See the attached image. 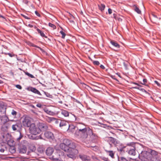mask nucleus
I'll list each match as a JSON object with an SVG mask.
<instances>
[{"mask_svg": "<svg viewBox=\"0 0 161 161\" xmlns=\"http://www.w3.org/2000/svg\"><path fill=\"white\" fill-rule=\"evenodd\" d=\"M98 7L99 9L102 11L104 10L105 7V5L104 4H101L100 5H98Z\"/></svg>", "mask_w": 161, "mask_h": 161, "instance_id": "nucleus-24", "label": "nucleus"}, {"mask_svg": "<svg viewBox=\"0 0 161 161\" xmlns=\"http://www.w3.org/2000/svg\"><path fill=\"white\" fill-rule=\"evenodd\" d=\"M16 87L19 89H22V87L21 86L19 85H16L15 86Z\"/></svg>", "mask_w": 161, "mask_h": 161, "instance_id": "nucleus-41", "label": "nucleus"}, {"mask_svg": "<svg viewBox=\"0 0 161 161\" xmlns=\"http://www.w3.org/2000/svg\"><path fill=\"white\" fill-rule=\"evenodd\" d=\"M10 120L11 121H14L13 120Z\"/></svg>", "mask_w": 161, "mask_h": 161, "instance_id": "nucleus-63", "label": "nucleus"}, {"mask_svg": "<svg viewBox=\"0 0 161 161\" xmlns=\"http://www.w3.org/2000/svg\"><path fill=\"white\" fill-rule=\"evenodd\" d=\"M75 134L79 137L84 139L86 138L88 135H93L92 130L89 127H87L86 129H80V130H76Z\"/></svg>", "mask_w": 161, "mask_h": 161, "instance_id": "nucleus-3", "label": "nucleus"}, {"mask_svg": "<svg viewBox=\"0 0 161 161\" xmlns=\"http://www.w3.org/2000/svg\"><path fill=\"white\" fill-rule=\"evenodd\" d=\"M143 83H141L143 85H145V83L147 82V80L146 79H144L143 80Z\"/></svg>", "mask_w": 161, "mask_h": 161, "instance_id": "nucleus-40", "label": "nucleus"}, {"mask_svg": "<svg viewBox=\"0 0 161 161\" xmlns=\"http://www.w3.org/2000/svg\"><path fill=\"white\" fill-rule=\"evenodd\" d=\"M22 125L20 121H18L15 124L12 125V129L13 130H19L22 128Z\"/></svg>", "mask_w": 161, "mask_h": 161, "instance_id": "nucleus-7", "label": "nucleus"}, {"mask_svg": "<svg viewBox=\"0 0 161 161\" xmlns=\"http://www.w3.org/2000/svg\"><path fill=\"white\" fill-rule=\"evenodd\" d=\"M9 120L8 117L6 115H0V124H4Z\"/></svg>", "mask_w": 161, "mask_h": 161, "instance_id": "nucleus-11", "label": "nucleus"}, {"mask_svg": "<svg viewBox=\"0 0 161 161\" xmlns=\"http://www.w3.org/2000/svg\"><path fill=\"white\" fill-rule=\"evenodd\" d=\"M25 74L31 78H34V76L33 75L30 74L28 72L25 73Z\"/></svg>", "mask_w": 161, "mask_h": 161, "instance_id": "nucleus-36", "label": "nucleus"}, {"mask_svg": "<svg viewBox=\"0 0 161 161\" xmlns=\"http://www.w3.org/2000/svg\"><path fill=\"white\" fill-rule=\"evenodd\" d=\"M8 55L11 57H12L13 56V55L12 54L10 53H8Z\"/></svg>", "mask_w": 161, "mask_h": 161, "instance_id": "nucleus-52", "label": "nucleus"}, {"mask_svg": "<svg viewBox=\"0 0 161 161\" xmlns=\"http://www.w3.org/2000/svg\"><path fill=\"white\" fill-rule=\"evenodd\" d=\"M136 147L134 146L130 147L128 149V153L130 155L135 156L136 154Z\"/></svg>", "mask_w": 161, "mask_h": 161, "instance_id": "nucleus-9", "label": "nucleus"}, {"mask_svg": "<svg viewBox=\"0 0 161 161\" xmlns=\"http://www.w3.org/2000/svg\"><path fill=\"white\" fill-rule=\"evenodd\" d=\"M31 119L28 117H25L22 121L23 126L25 127H29L31 126Z\"/></svg>", "mask_w": 161, "mask_h": 161, "instance_id": "nucleus-6", "label": "nucleus"}, {"mask_svg": "<svg viewBox=\"0 0 161 161\" xmlns=\"http://www.w3.org/2000/svg\"><path fill=\"white\" fill-rule=\"evenodd\" d=\"M154 82L158 86H160V84L158 83V81L155 80V81H154Z\"/></svg>", "mask_w": 161, "mask_h": 161, "instance_id": "nucleus-45", "label": "nucleus"}, {"mask_svg": "<svg viewBox=\"0 0 161 161\" xmlns=\"http://www.w3.org/2000/svg\"><path fill=\"white\" fill-rule=\"evenodd\" d=\"M68 123L64 120H61L60 123L59 125L60 127L63 126H64L68 125Z\"/></svg>", "mask_w": 161, "mask_h": 161, "instance_id": "nucleus-20", "label": "nucleus"}, {"mask_svg": "<svg viewBox=\"0 0 161 161\" xmlns=\"http://www.w3.org/2000/svg\"><path fill=\"white\" fill-rule=\"evenodd\" d=\"M17 114V113L16 111L14 110H13L11 112V115L13 116V118L14 119L16 118L17 117L16 116Z\"/></svg>", "mask_w": 161, "mask_h": 161, "instance_id": "nucleus-25", "label": "nucleus"}, {"mask_svg": "<svg viewBox=\"0 0 161 161\" xmlns=\"http://www.w3.org/2000/svg\"><path fill=\"white\" fill-rule=\"evenodd\" d=\"M59 147L61 149L67 152L68 157L72 159L75 158L76 155L78 153L75 143L68 139H64L63 143L60 144Z\"/></svg>", "mask_w": 161, "mask_h": 161, "instance_id": "nucleus-1", "label": "nucleus"}, {"mask_svg": "<svg viewBox=\"0 0 161 161\" xmlns=\"http://www.w3.org/2000/svg\"><path fill=\"white\" fill-rule=\"evenodd\" d=\"M47 121L49 122H51L52 121H55L56 123H58V120L55 118L54 117H48L47 119Z\"/></svg>", "mask_w": 161, "mask_h": 161, "instance_id": "nucleus-17", "label": "nucleus"}, {"mask_svg": "<svg viewBox=\"0 0 161 161\" xmlns=\"http://www.w3.org/2000/svg\"><path fill=\"white\" fill-rule=\"evenodd\" d=\"M93 64L95 65H98L100 64L99 62L97 61H93Z\"/></svg>", "mask_w": 161, "mask_h": 161, "instance_id": "nucleus-37", "label": "nucleus"}, {"mask_svg": "<svg viewBox=\"0 0 161 161\" xmlns=\"http://www.w3.org/2000/svg\"><path fill=\"white\" fill-rule=\"evenodd\" d=\"M109 155L111 157L113 158L114 157V153L112 151H109Z\"/></svg>", "mask_w": 161, "mask_h": 161, "instance_id": "nucleus-38", "label": "nucleus"}, {"mask_svg": "<svg viewBox=\"0 0 161 161\" xmlns=\"http://www.w3.org/2000/svg\"><path fill=\"white\" fill-rule=\"evenodd\" d=\"M27 148L25 145L20 144L18 147V151L20 154H24L27 152Z\"/></svg>", "mask_w": 161, "mask_h": 161, "instance_id": "nucleus-8", "label": "nucleus"}, {"mask_svg": "<svg viewBox=\"0 0 161 161\" xmlns=\"http://www.w3.org/2000/svg\"><path fill=\"white\" fill-rule=\"evenodd\" d=\"M54 149L53 147H49L47 148L46 151V153L47 155L50 156L53 153Z\"/></svg>", "mask_w": 161, "mask_h": 161, "instance_id": "nucleus-14", "label": "nucleus"}, {"mask_svg": "<svg viewBox=\"0 0 161 161\" xmlns=\"http://www.w3.org/2000/svg\"><path fill=\"white\" fill-rule=\"evenodd\" d=\"M7 149L5 146L0 147V154H2L4 152L7 151Z\"/></svg>", "mask_w": 161, "mask_h": 161, "instance_id": "nucleus-18", "label": "nucleus"}, {"mask_svg": "<svg viewBox=\"0 0 161 161\" xmlns=\"http://www.w3.org/2000/svg\"><path fill=\"white\" fill-rule=\"evenodd\" d=\"M121 161H129V160H127L124 157H120Z\"/></svg>", "mask_w": 161, "mask_h": 161, "instance_id": "nucleus-39", "label": "nucleus"}, {"mask_svg": "<svg viewBox=\"0 0 161 161\" xmlns=\"http://www.w3.org/2000/svg\"><path fill=\"white\" fill-rule=\"evenodd\" d=\"M100 67L102 69H105V67L103 65H100Z\"/></svg>", "mask_w": 161, "mask_h": 161, "instance_id": "nucleus-51", "label": "nucleus"}, {"mask_svg": "<svg viewBox=\"0 0 161 161\" xmlns=\"http://www.w3.org/2000/svg\"><path fill=\"white\" fill-rule=\"evenodd\" d=\"M134 88L141 91L143 92H145L146 93H147V92L144 89L141 87L136 86L134 87Z\"/></svg>", "mask_w": 161, "mask_h": 161, "instance_id": "nucleus-26", "label": "nucleus"}, {"mask_svg": "<svg viewBox=\"0 0 161 161\" xmlns=\"http://www.w3.org/2000/svg\"><path fill=\"white\" fill-rule=\"evenodd\" d=\"M73 115V116H74L75 118V120H77V118L76 117V116L74 114Z\"/></svg>", "mask_w": 161, "mask_h": 161, "instance_id": "nucleus-58", "label": "nucleus"}, {"mask_svg": "<svg viewBox=\"0 0 161 161\" xmlns=\"http://www.w3.org/2000/svg\"><path fill=\"white\" fill-rule=\"evenodd\" d=\"M76 127L77 128V130H80V129H86L87 127H86V125L83 123H79L77 124Z\"/></svg>", "mask_w": 161, "mask_h": 161, "instance_id": "nucleus-12", "label": "nucleus"}, {"mask_svg": "<svg viewBox=\"0 0 161 161\" xmlns=\"http://www.w3.org/2000/svg\"><path fill=\"white\" fill-rule=\"evenodd\" d=\"M103 160L105 161H109V160L107 158H104Z\"/></svg>", "mask_w": 161, "mask_h": 161, "instance_id": "nucleus-53", "label": "nucleus"}, {"mask_svg": "<svg viewBox=\"0 0 161 161\" xmlns=\"http://www.w3.org/2000/svg\"><path fill=\"white\" fill-rule=\"evenodd\" d=\"M134 10L138 14H140L141 13V11L136 6H135Z\"/></svg>", "mask_w": 161, "mask_h": 161, "instance_id": "nucleus-29", "label": "nucleus"}, {"mask_svg": "<svg viewBox=\"0 0 161 161\" xmlns=\"http://www.w3.org/2000/svg\"><path fill=\"white\" fill-rule=\"evenodd\" d=\"M6 108L3 107L2 108V110L0 111L3 114H5L6 113Z\"/></svg>", "mask_w": 161, "mask_h": 161, "instance_id": "nucleus-33", "label": "nucleus"}, {"mask_svg": "<svg viewBox=\"0 0 161 161\" xmlns=\"http://www.w3.org/2000/svg\"><path fill=\"white\" fill-rule=\"evenodd\" d=\"M69 20L70 22V23H71L72 24H74V21L73 20V19H69Z\"/></svg>", "mask_w": 161, "mask_h": 161, "instance_id": "nucleus-47", "label": "nucleus"}, {"mask_svg": "<svg viewBox=\"0 0 161 161\" xmlns=\"http://www.w3.org/2000/svg\"><path fill=\"white\" fill-rule=\"evenodd\" d=\"M61 34L62 35V38H64L66 34L63 31H61L60 32Z\"/></svg>", "mask_w": 161, "mask_h": 161, "instance_id": "nucleus-35", "label": "nucleus"}, {"mask_svg": "<svg viewBox=\"0 0 161 161\" xmlns=\"http://www.w3.org/2000/svg\"><path fill=\"white\" fill-rule=\"evenodd\" d=\"M19 134H20V135H19V137H18L16 139V140H17V141L18 142H19L20 140L22 138L23 136L21 134V133L20 132L19 133Z\"/></svg>", "mask_w": 161, "mask_h": 161, "instance_id": "nucleus-34", "label": "nucleus"}, {"mask_svg": "<svg viewBox=\"0 0 161 161\" xmlns=\"http://www.w3.org/2000/svg\"><path fill=\"white\" fill-rule=\"evenodd\" d=\"M2 81L1 80H0V83H2Z\"/></svg>", "mask_w": 161, "mask_h": 161, "instance_id": "nucleus-61", "label": "nucleus"}, {"mask_svg": "<svg viewBox=\"0 0 161 161\" xmlns=\"http://www.w3.org/2000/svg\"><path fill=\"white\" fill-rule=\"evenodd\" d=\"M133 83V84H135V85H137V86H139V84H138V83H136V82H134V83Z\"/></svg>", "mask_w": 161, "mask_h": 161, "instance_id": "nucleus-56", "label": "nucleus"}, {"mask_svg": "<svg viewBox=\"0 0 161 161\" xmlns=\"http://www.w3.org/2000/svg\"><path fill=\"white\" fill-rule=\"evenodd\" d=\"M30 90L31 91L35 93L38 94L40 95H42L41 94L40 92L35 88L31 87Z\"/></svg>", "mask_w": 161, "mask_h": 161, "instance_id": "nucleus-19", "label": "nucleus"}, {"mask_svg": "<svg viewBox=\"0 0 161 161\" xmlns=\"http://www.w3.org/2000/svg\"><path fill=\"white\" fill-rule=\"evenodd\" d=\"M70 19H73L74 18V17L71 14L70 15Z\"/></svg>", "mask_w": 161, "mask_h": 161, "instance_id": "nucleus-50", "label": "nucleus"}, {"mask_svg": "<svg viewBox=\"0 0 161 161\" xmlns=\"http://www.w3.org/2000/svg\"><path fill=\"white\" fill-rule=\"evenodd\" d=\"M29 131L31 134L34 135L39 134L41 131L40 128L34 123L31 124V125L29 128Z\"/></svg>", "mask_w": 161, "mask_h": 161, "instance_id": "nucleus-5", "label": "nucleus"}, {"mask_svg": "<svg viewBox=\"0 0 161 161\" xmlns=\"http://www.w3.org/2000/svg\"><path fill=\"white\" fill-rule=\"evenodd\" d=\"M35 13L36 14L37 16H40V14H39V13L37 11H35Z\"/></svg>", "mask_w": 161, "mask_h": 161, "instance_id": "nucleus-48", "label": "nucleus"}, {"mask_svg": "<svg viewBox=\"0 0 161 161\" xmlns=\"http://www.w3.org/2000/svg\"><path fill=\"white\" fill-rule=\"evenodd\" d=\"M129 161H138L136 159H132L131 158H130L129 159Z\"/></svg>", "mask_w": 161, "mask_h": 161, "instance_id": "nucleus-44", "label": "nucleus"}, {"mask_svg": "<svg viewBox=\"0 0 161 161\" xmlns=\"http://www.w3.org/2000/svg\"><path fill=\"white\" fill-rule=\"evenodd\" d=\"M21 161H28L27 159H23L21 160Z\"/></svg>", "mask_w": 161, "mask_h": 161, "instance_id": "nucleus-54", "label": "nucleus"}, {"mask_svg": "<svg viewBox=\"0 0 161 161\" xmlns=\"http://www.w3.org/2000/svg\"><path fill=\"white\" fill-rule=\"evenodd\" d=\"M37 153H38L39 154L40 153H41L43 152V150L40 148H38L37 150Z\"/></svg>", "mask_w": 161, "mask_h": 161, "instance_id": "nucleus-31", "label": "nucleus"}, {"mask_svg": "<svg viewBox=\"0 0 161 161\" xmlns=\"http://www.w3.org/2000/svg\"><path fill=\"white\" fill-rule=\"evenodd\" d=\"M130 143H128V144H127V145H128V146H130Z\"/></svg>", "mask_w": 161, "mask_h": 161, "instance_id": "nucleus-59", "label": "nucleus"}, {"mask_svg": "<svg viewBox=\"0 0 161 161\" xmlns=\"http://www.w3.org/2000/svg\"><path fill=\"white\" fill-rule=\"evenodd\" d=\"M9 151L12 153H14L16 151L14 147H11L9 149Z\"/></svg>", "mask_w": 161, "mask_h": 161, "instance_id": "nucleus-28", "label": "nucleus"}, {"mask_svg": "<svg viewBox=\"0 0 161 161\" xmlns=\"http://www.w3.org/2000/svg\"><path fill=\"white\" fill-rule=\"evenodd\" d=\"M36 106L38 108H41L42 107V105L40 103H38L36 104Z\"/></svg>", "mask_w": 161, "mask_h": 161, "instance_id": "nucleus-43", "label": "nucleus"}, {"mask_svg": "<svg viewBox=\"0 0 161 161\" xmlns=\"http://www.w3.org/2000/svg\"><path fill=\"white\" fill-rule=\"evenodd\" d=\"M114 18H115V15L114 14Z\"/></svg>", "mask_w": 161, "mask_h": 161, "instance_id": "nucleus-62", "label": "nucleus"}, {"mask_svg": "<svg viewBox=\"0 0 161 161\" xmlns=\"http://www.w3.org/2000/svg\"><path fill=\"white\" fill-rule=\"evenodd\" d=\"M113 140H114L115 139L114 138H112Z\"/></svg>", "mask_w": 161, "mask_h": 161, "instance_id": "nucleus-64", "label": "nucleus"}, {"mask_svg": "<svg viewBox=\"0 0 161 161\" xmlns=\"http://www.w3.org/2000/svg\"><path fill=\"white\" fill-rule=\"evenodd\" d=\"M42 139L43 138H42V135H40V136H39L38 137H37V139Z\"/></svg>", "mask_w": 161, "mask_h": 161, "instance_id": "nucleus-49", "label": "nucleus"}, {"mask_svg": "<svg viewBox=\"0 0 161 161\" xmlns=\"http://www.w3.org/2000/svg\"><path fill=\"white\" fill-rule=\"evenodd\" d=\"M61 114L65 117H68L69 116V112L65 110H62L61 112Z\"/></svg>", "mask_w": 161, "mask_h": 161, "instance_id": "nucleus-21", "label": "nucleus"}, {"mask_svg": "<svg viewBox=\"0 0 161 161\" xmlns=\"http://www.w3.org/2000/svg\"><path fill=\"white\" fill-rule=\"evenodd\" d=\"M108 13L109 14H111L112 13V10L111 8H108Z\"/></svg>", "mask_w": 161, "mask_h": 161, "instance_id": "nucleus-42", "label": "nucleus"}, {"mask_svg": "<svg viewBox=\"0 0 161 161\" xmlns=\"http://www.w3.org/2000/svg\"><path fill=\"white\" fill-rule=\"evenodd\" d=\"M139 157L142 161H161L158 153L155 150H150L149 152L142 151Z\"/></svg>", "mask_w": 161, "mask_h": 161, "instance_id": "nucleus-2", "label": "nucleus"}, {"mask_svg": "<svg viewBox=\"0 0 161 161\" xmlns=\"http://www.w3.org/2000/svg\"><path fill=\"white\" fill-rule=\"evenodd\" d=\"M79 157L83 161H89L91 159L89 156L84 155H80Z\"/></svg>", "mask_w": 161, "mask_h": 161, "instance_id": "nucleus-13", "label": "nucleus"}, {"mask_svg": "<svg viewBox=\"0 0 161 161\" xmlns=\"http://www.w3.org/2000/svg\"><path fill=\"white\" fill-rule=\"evenodd\" d=\"M28 26L30 27H33V25L31 24H29Z\"/></svg>", "mask_w": 161, "mask_h": 161, "instance_id": "nucleus-57", "label": "nucleus"}, {"mask_svg": "<svg viewBox=\"0 0 161 161\" xmlns=\"http://www.w3.org/2000/svg\"><path fill=\"white\" fill-rule=\"evenodd\" d=\"M68 130L69 131L73 132L74 131L75 127L74 125H72L68 124Z\"/></svg>", "mask_w": 161, "mask_h": 161, "instance_id": "nucleus-16", "label": "nucleus"}, {"mask_svg": "<svg viewBox=\"0 0 161 161\" xmlns=\"http://www.w3.org/2000/svg\"><path fill=\"white\" fill-rule=\"evenodd\" d=\"M32 46H33V47H37V48H39L41 51H42L43 50L41 48H40V47H37V46H36L35 45H34L33 44V45H32Z\"/></svg>", "mask_w": 161, "mask_h": 161, "instance_id": "nucleus-46", "label": "nucleus"}, {"mask_svg": "<svg viewBox=\"0 0 161 161\" xmlns=\"http://www.w3.org/2000/svg\"><path fill=\"white\" fill-rule=\"evenodd\" d=\"M43 110L46 113L51 115H53L55 114L54 112L50 110L47 108H44Z\"/></svg>", "mask_w": 161, "mask_h": 161, "instance_id": "nucleus-15", "label": "nucleus"}, {"mask_svg": "<svg viewBox=\"0 0 161 161\" xmlns=\"http://www.w3.org/2000/svg\"><path fill=\"white\" fill-rule=\"evenodd\" d=\"M43 92L44 94H45L47 97L49 98L52 97V96L51 95H50V93L45 92Z\"/></svg>", "mask_w": 161, "mask_h": 161, "instance_id": "nucleus-30", "label": "nucleus"}, {"mask_svg": "<svg viewBox=\"0 0 161 161\" xmlns=\"http://www.w3.org/2000/svg\"><path fill=\"white\" fill-rule=\"evenodd\" d=\"M37 31L38 33H39L41 35V36L42 37H47L45 36V34L43 32H42L41 31L40 29H37Z\"/></svg>", "mask_w": 161, "mask_h": 161, "instance_id": "nucleus-27", "label": "nucleus"}, {"mask_svg": "<svg viewBox=\"0 0 161 161\" xmlns=\"http://www.w3.org/2000/svg\"><path fill=\"white\" fill-rule=\"evenodd\" d=\"M24 17L26 19H30V18H28V17H27L26 16H24Z\"/></svg>", "mask_w": 161, "mask_h": 161, "instance_id": "nucleus-55", "label": "nucleus"}, {"mask_svg": "<svg viewBox=\"0 0 161 161\" xmlns=\"http://www.w3.org/2000/svg\"><path fill=\"white\" fill-rule=\"evenodd\" d=\"M48 25H49V26L50 27L52 28L53 29H54L56 28V26L55 25H54V24H52L50 23H49Z\"/></svg>", "mask_w": 161, "mask_h": 161, "instance_id": "nucleus-32", "label": "nucleus"}, {"mask_svg": "<svg viewBox=\"0 0 161 161\" xmlns=\"http://www.w3.org/2000/svg\"><path fill=\"white\" fill-rule=\"evenodd\" d=\"M110 43L113 46L115 47L118 48L119 47V45L116 42L114 41H111L110 42Z\"/></svg>", "mask_w": 161, "mask_h": 161, "instance_id": "nucleus-22", "label": "nucleus"}, {"mask_svg": "<svg viewBox=\"0 0 161 161\" xmlns=\"http://www.w3.org/2000/svg\"><path fill=\"white\" fill-rule=\"evenodd\" d=\"M39 127L42 129V130H46L47 128V127L44 124H41Z\"/></svg>", "mask_w": 161, "mask_h": 161, "instance_id": "nucleus-23", "label": "nucleus"}, {"mask_svg": "<svg viewBox=\"0 0 161 161\" xmlns=\"http://www.w3.org/2000/svg\"><path fill=\"white\" fill-rule=\"evenodd\" d=\"M113 79H114V80H117V79L116 78H113Z\"/></svg>", "mask_w": 161, "mask_h": 161, "instance_id": "nucleus-60", "label": "nucleus"}, {"mask_svg": "<svg viewBox=\"0 0 161 161\" xmlns=\"http://www.w3.org/2000/svg\"><path fill=\"white\" fill-rule=\"evenodd\" d=\"M45 136L50 140H53L54 138L53 133L50 131H46L44 133Z\"/></svg>", "mask_w": 161, "mask_h": 161, "instance_id": "nucleus-10", "label": "nucleus"}, {"mask_svg": "<svg viewBox=\"0 0 161 161\" xmlns=\"http://www.w3.org/2000/svg\"><path fill=\"white\" fill-rule=\"evenodd\" d=\"M27 155L31 158H36L39 156L37 149L35 146L30 147L26 153Z\"/></svg>", "mask_w": 161, "mask_h": 161, "instance_id": "nucleus-4", "label": "nucleus"}]
</instances>
